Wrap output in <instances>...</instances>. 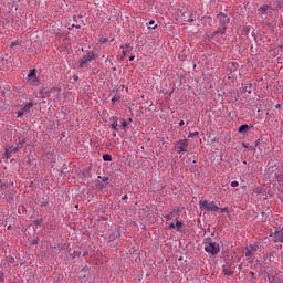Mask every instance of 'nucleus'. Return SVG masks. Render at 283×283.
Instances as JSON below:
<instances>
[{"label":"nucleus","instance_id":"2eb2a0df","mask_svg":"<svg viewBox=\"0 0 283 283\" xmlns=\"http://www.w3.org/2000/svg\"><path fill=\"white\" fill-rule=\"evenodd\" d=\"M103 161L104 163H112V155H109V154L103 155Z\"/></svg>","mask_w":283,"mask_h":283},{"label":"nucleus","instance_id":"4468645a","mask_svg":"<svg viewBox=\"0 0 283 283\" xmlns=\"http://www.w3.org/2000/svg\"><path fill=\"white\" fill-rule=\"evenodd\" d=\"M276 180L279 185H283V171L276 172Z\"/></svg>","mask_w":283,"mask_h":283},{"label":"nucleus","instance_id":"aec40b11","mask_svg":"<svg viewBox=\"0 0 283 283\" xmlns=\"http://www.w3.org/2000/svg\"><path fill=\"white\" fill-rule=\"evenodd\" d=\"M120 101V96L115 95L112 97V103H118Z\"/></svg>","mask_w":283,"mask_h":283},{"label":"nucleus","instance_id":"e433bc0d","mask_svg":"<svg viewBox=\"0 0 283 283\" xmlns=\"http://www.w3.org/2000/svg\"><path fill=\"white\" fill-rule=\"evenodd\" d=\"M249 275L253 276V275H255V273H253V272H249Z\"/></svg>","mask_w":283,"mask_h":283},{"label":"nucleus","instance_id":"423d86ee","mask_svg":"<svg viewBox=\"0 0 283 283\" xmlns=\"http://www.w3.org/2000/svg\"><path fill=\"white\" fill-rule=\"evenodd\" d=\"M260 251V243H251L245 248L244 255L248 258V260H251L253 255H258V252Z\"/></svg>","mask_w":283,"mask_h":283},{"label":"nucleus","instance_id":"79ce46f5","mask_svg":"<svg viewBox=\"0 0 283 283\" xmlns=\"http://www.w3.org/2000/svg\"><path fill=\"white\" fill-rule=\"evenodd\" d=\"M120 237V233H117V238H119Z\"/></svg>","mask_w":283,"mask_h":283},{"label":"nucleus","instance_id":"c9c22d12","mask_svg":"<svg viewBox=\"0 0 283 283\" xmlns=\"http://www.w3.org/2000/svg\"><path fill=\"white\" fill-rule=\"evenodd\" d=\"M134 59H135V56H134V55H132V56L129 57V61H134Z\"/></svg>","mask_w":283,"mask_h":283},{"label":"nucleus","instance_id":"a211bd4d","mask_svg":"<svg viewBox=\"0 0 283 283\" xmlns=\"http://www.w3.org/2000/svg\"><path fill=\"white\" fill-rule=\"evenodd\" d=\"M105 187H106V185L103 184V182H101V181H98V182L96 184V188H97V189H105Z\"/></svg>","mask_w":283,"mask_h":283},{"label":"nucleus","instance_id":"4be33fe9","mask_svg":"<svg viewBox=\"0 0 283 283\" xmlns=\"http://www.w3.org/2000/svg\"><path fill=\"white\" fill-rule=\"evenodd\" d=\"M111 127H112V129H114V130H116V129H118V123H113L112 125H111Z\"/></svg>","mask_w":283,"mask_h":283},{"label":"nucleus","instance_id":"1a4fd4ad","mask_svg":"<svg viewBox=\"0 0 283 283\" xmlns=\"http://www.w3.org/2000/svg\"><path fill=\"white\" fill-rule=\"evenodd\" d=\"M28 82L31 83V85H36L39 83V78L36 77V70H32L30 74L28 75Z\"/></svg>","mask_w":283,"mask_h":283},{"label":"nucleus","instance_id":"cd10ccee","mask_svg":"<svg viewBox=\"0 0 283 283\" xmlns=\"http://www.w3.org/2000/svg\"><path fill=\"white\" fill-rule=\"evenodd\" d=\"M177 213H178V210H172L170 213V218H174L175 216H177Z\"/></svg>","mask_w":283,"mask_h":283},{"label":"nucleus","instance_id":"c85d7f7f","mask_svg":"<svg viewBox=\"0 0 283 283\" xmlns=\"http://www.w3.org/2000/svg\"><path fill=\"white\" fill-rule=\"evenodd\" d=\"M21 116H25V114L22 111L18 112V118H21Z\"/></svg>","mask_w":283,"mask_h":283},{"label":"nucleus","instance_id":"72a5a7b5","mask_svg":"<svg viewBox=\"0 0 283 283\" xmlns=\"http://www.w3.org/2000/svg\"><path fill=\"white\" fill-rule=\"evenodd\" d=\"M185 125V120H181L180 123H179V127H182Z\"/></svg>","mask_w":283,"mask_h":283},{"label":"nucleus","instance_id":"39448f33","mask_svg":"<svg viewBox=\"0 0 283 283\" xmlns=\"http://www.w3.org/2000/svg\"><path fill=\"white\" fill-rule=\"evenodd\" d=\"M199 207L202 209V211H212L217 213V211H220V207L216 205L213 201L209 202L207 200H200L199 201Z\"/></svg>","mask_w":283,"mask_h":283},{"label":"nucleus","instance_id":"f3484780","mask_svg":"<svg viewBox=\"0 0 283 283\" xmlns=\"http://www.w3.org/2000/svg\"><path fill=\"white\" fill-rule=\"evenodd\" d=\"M120 129L123 130L127 129V122L125 119L122 120Z\"/></svg>","mask_w":283,"mask_h":283},{"label":"nucleus","instance_id":"f03ea898","mask_svg":"<svg viewBox=\"0 0 283 283\" xmlns=\"http://www.w3.org/2000/svg\"><path fill=\"white\" fill-rule=\"evenodd\" d=\"M205 251L210 255H218L220 253V245L213 241L212 238H206L203 240Z\"/></svg>","mask_w":283,"mask_h":283},{"label":"nucleus","instance_id":"7c9ffc66","mask_svg":"<svg viewBox=\"0 0 283 283\" xmlns=\"http://www.w3.org/2000/svg\"><path fill=\"white\" fill-rule=\"evenodd\" d=\"M0 187H8V185H6L3 181H0Z\"/></svg>","mask_w":283,"mask_h":283},{"label":"nucleus","instance_id":"6e6552de","mask_svg":"<svg viewBox=\"0 0 283 283\" xmlns=\"http://www.w3.org/2000/svg\"><path fill=\"white\" fill-rule=\"evenodd\" d=\"M9 48H10L11 54H17V52L21 51V42L19 40H15V41L11 42Z\"/></svg>","mask_w":283,"mask_h":283},{"label":"nucleus","instance_id":"ddd939ff","mask_svg":"<svg viewBox=\"0 0 283 283\" xmlns=\"http://www.w3.org/2000/svg\"><path fill=\"white\" fill-rule=\"evenodd\" d=\"M239 134H247V132H249V125L243 124L239 127L238 129Z\"/></svg>","mask_w":283,"mask_h":283},{"label":"nucleus","instance_id":"9d476101","mask_svg":"<svg viewBox=\"0 0 283 283\" xmlns=\"http://www.w3.org/2000/svg\"><path fill=\"white\" fill-rule=\"evenodd\" d=\"M274 242H283V230L274 233Z\"/></svg>","mask_w":283,"mask_h":283},{"label":"nucleus","instance_id":"9b49d317","mask_svg":"<svg viewBox=\"0 0 283 283\" xmlns=\"http://www.w3.org/2000/svg\"><path fill=\"white\" fill-rule=\"evenodd\" d=\"M32 107H33V104H32V103L27 104V105L21 109L22 114H24V116L28 115V114H30V111L32 109Z\"/></svg>","mask_w":283,"mask_h":283},{"label":"nucleus","instance_id":"412c9836","mask_svg":"<svg viewBox=\"0 0 283 283\" xmlns=\"http://www.w3.org/2000/svg\"><path fill=\"white\" fill-rule=\"evenodd\" d=\"M227 211H229V208H228V207H226V208H219V211H217V213H224V212H227Z\"/></svg>","mask_w":283,"mask_h":283},{"label":"nucleus","instance_id":"b1692460","mask_svg":"<svg viewBox=\"0 0 283 283\" xmlns=\"http://www.w3.org/2000/svg\"><path fill=\"white\" fill-rule=\"evenodd\" d=\"M254 193H262V187H258L254 189Z\"/></svg>","mask_w":283,"mask_h":283},{"label":"nucleus","instance_id":"393cba45","mask_svg":"<svg viewBox=\"0 0 283 283\" xmlns=\"http://www.w3.org/2000/svg\"><path fill=\"white\" fill-rule=\"evenodd\" d=\"M124 50L127 51V52H132V46H129V44H126L124 46Z\"/></svg>","mask_w":283,"mask_h":283},{"label":"nucleus","instance_id":"20e7f679","mask_svg":"<svg viewBox=\"0 0 283 283\" xmlns=\"http://www.w3.org/2000/svg\"><path fill=\"white\" fill-rule=\"evenodd\" d=\"M91 61H96V53H94V51H88L86 54L82 55L77 65L78 67H87V63Z\"/></svg>","mask_w":283,"mask_h":283},{"label":"nucleus","instance_id":"473e14b6","mask_svg":"<svg viewBox=\"0 0 283 283\" xmlns=\"http://www.w3.org/2000/svg\"><path fill=\"white\" fill-rule=\"evenodd\" d=\"M123 55L127 56V51L125 49H123Z\"/></svg>","mask_w":283,"mask_h":283},{"label":"nucleus","instance_id":"bb28decb","mask_svg":"<svg viewBox=\"0 0 283 283\" xmlns=\"http://www.w3.org/2000/svg\"><path fill=\"white\" fill-rule=\"evenodd\" d=\"M230 185H231V187H239V186H240V182H238V181H232Z\"/></svg>","mask_w":283,"mask_h":283},{"label":"nucleus","instance_id":"a878e982","mask_svg":"<svg viewBox=\"0 0 283 283\" xmlns=\"http://www.w3.org/2000/svg\"><path fill=\"white\" fill-rule=\"evenodd\" d=\"M102 181L107 186V182L109 181V177H103Z\"/></svg>","mask_w":283,"mask_h":283},{"label":"nucleus","instance_id":"0eeeda50","mask_svg":"<svg viewBox=\"0 0 283 283\" xmlns=\"http://www.w3.org/2000/svg\"><path fill=\"white\" fill-rule=\"evenodd\" d=\"M189 147V142L187 139H180L175 143V151L177 154H187Z\"/></svg>","mask_w":283,"mask_h":283},{"label":"nucleus","instance_id":"5701e85b","mask_svg":"<svg viewBox=\"0 0 283 283\" xmlns=\"http://www.w3.org/2000/svg\"><path fill=\"white\" fill-rule=\"evenodd\" d=\"M198 132L189 133L188 138H193L195 136H198Z\"/></svg>","mask_w":283,"mask_h":283},{"label":"nucleus","instance_id":"6ab92c4d","mask_svg":"<svg viewBox=\"0 0 283 283\" xmlns=\"http://www.w3.org/2000/svg\"><path fill=\"white\" fill-rule=\"evenodd\" d=\"M175 227H177V231H180L182 229V222L181 221H176Z\"/></svg>","mask_w":283,"mask_h":283},{"label":"nucleus","instance_id":"c756f323","mask_svg":"<svg viewBox=\"0 0 283 283\" xmlns=\"http://www.w3.org/2000/svg\"><path fill=\"white\" fill-rule=\"evenodd\" d=\"M32 244H39V238L33 239Z\"/></svg>","mask_w":283,"mask_h":283},{"label":"nucleus","instance_id":"f8f14e48","mask_svg":"<svg viewBox=\"0 0 283 283\" xmlns=\"http://www.w3.org/2000/svg\"><path fill=\"white\" fill-rule=\"evenodd\" d=\"M242 92L251 94L253 92V84L251 83L245 84L244 87L242 88Z\"/></svg>","mask_w":283,"mask_h":283},{"label":"nucleus","instance_id":"7ed1b4c3","mask_svg":"<svg viewBox=\"0 0 283 283\" xmlns=\"http://www.w3.org/2000/svg\"><path fill=\"white\" fill-rule=\"evenodd\" d=\"M217 19L221 27L214 31V36L216 34H224L227 32V25H229V18L224 13L218 14Z\"/></svg>","mask_w":283,"mask_h":283},{"label":"nucleus","instance_id":"f704fd0d","mask_svg":"<svg viewBox=\"0 0 283 283\" xmlns=\"http://www.w3.org/2000/svg\"><path fill=\"white\" fill-rule=\"evenodd\" d=\"M122 200H127V195H124V196L122 197Z\"/></svg>","mask_w":283,"mask_h":283},{"label":"nucleus","instance_id":"4c0bfd02","mask_svg":"<svg viewBox=\"0 0 283 283\" xmlns=\"http://www.w3.org/2000/svg\"><path fill=\"white\" fill-rule=\"evenodd\" d=\"M113 136H114V138H116V132H113V134H112Z\"/></svg>","mask_w":283,"mask_h":283},{"label":"nucleus","instance_id":"ea45409f","mask_svg":"<svg viewBox=\"0 0 283 283\" xmlns=\"http://www.w3.org/2000/svg\"><path fill=\"white\" fill-rule=\"evenodd\" d=\"M242 189H247V185H243V186H242Z\"/></svg>","mask_w":283,"mask_h":283},{"label":"nucleus","instance_id":"f257e3e1","mask_svg":"<svg viewBox=\"0 0 283 283\" xmlns=\"http://www.w3.org/2000/svg\"><path fill=\"white\" fill-rule=\"evenodd\" d=\"M283 9V1L276 0L271 2L270 4H264L261 7L262 14H271L272 12H277L279 10Z\"/></svg>","mask_w":283,"mask_h":283},{"label":"nucleus","instance_id":"dca6fc26","mask_svg":"<svg viewBox=\"0 0 283 283\" xmlns=\"http://www.w3.org/2000/svg\"><path fill=\"white\" fill-rule=\"evenodd\" d=\"M148 28H149L150 30H156V28H157L156 22H155L154 20H150Z\"/></svg>","mask_w":283,"mask_h":283},{"label":"nucleus","instance_id":"a19ab883","mask_svg":"<svg viewBox=\"0 0 283 283\" xmlns=\"http://www.w3.org/2000/svg\"><path fill=\"white\" fill-rule=\"evenodd\" d=\"M1 277H3V273H0V280H1Z\"/></svg>","mask_w":283,"mask_h":283},{"label":"nucleus","instance_id":"2f4dec72","mask_svg":"<svg viewBox=\"0 0 283 283\" xmlns=\"http://www.w3.org/2000/svg\"><path fill=\"white\" fill-rule=\"evenodd\" d=\"M169 229H176V226L174 223H169Z\"/></svg>","mask_w":283,"mask_h":283},{"label":"nucleus","instance_id":"58836bf2","mask_svg":"<svg viewBox=\"0 0 283 283\" xmlns=\"http://www.w3.org/2000/svg\"><path fill=\"white\" fill-rule=\"evenodd\" d=\"M275 107H276V109H280V104H276V106H275Z\"/></svg>","mask_w":283,"mask_h":283}]
</instances>
